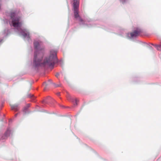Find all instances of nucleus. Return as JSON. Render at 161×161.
Instances as JSON below:
<instances>
[{"mask_svg": "<svg viewBox=\"0 0 161 161\" xmlns=\"http://www.w3.org/2000/svg\"><path fill=\"white\" fill-rule=\"evenodd\" d=\"M35 52L33 63V67L35 69L42 66H47L53 68L54 64L57 62V52L52 50L50 51L49 56L45 58L42 61V55L44 53V48L42 45V42L40 41H35L34 43Z\"/></svg>", "mask_w": 161, "mask_h": 161, "instance_id": "obj_1", "label": "nucleus"}, {"mask_svg": "<svg viewBox=\"0 0 161 161\" xmlns=\"http://www.w3.org/2000/svg\"><path fill=\"white\" fill-rule=\"evenodd\" d=\"M3 20L5 23L8 24V23L19 35L22 36L25 39L29 41L30 38L29 31L26 29L21 28L22 21L21 17L17 14L15 12L7 13Z\"/></svg>", "mask_w": 161, "mask_h": 161, "instance_id": "obj_2", "label": "nucleus"}, {"mask_svg": "<svg viewBox=\"0 0 161 161\" xmlns=\"http://www.w3.org/2000/svg\"><path fill=\"white\" fill-rule=\"evenodd\" d=\"M73 7L74 8V17L76 19L78 20L80 22V24H86L88 27H90L94 25H91V23L87 24L84 23V21L81 18L78 14V8L79 4V0H73Z\"/></svg>", "mask_w": 161, "mask_h": 161, "instance_id": "obj_3", "label": "nucleus"}, {"mask_svg": "<svg viewBox=\"0 0 161 161\" xmlns=\"http://www.w3.org/2000/svg\"><path fill=\"white\" fill-rule=\"evenodd\" d=\"M140 30L137 29L135 30L133 32L127 34V36L129 39H132L138 36L140 34Z\"/></svg>", "mask_w": 161, "mask_h": 161, "instance_id": "obj_4", "label": "nucleus"}, {"mask_svg": "<svg viewBox=\"0 0 161 161\" xmlns=\"http://www.w3.org/2000/svg\"><path fill=\"white\" fill-rule=\"evenodd\" d=\"M10 132L11 130H10V129L8 128L4 134V136H3L2 137V138L3 139H4L6 138L8 136H10Z\"/></svg>", "mask_w": 161, "mask_h": 161, "instance_id": "obj_5", "label": "nucleus"}, {"mask_svg": "<svg viewBox=\"0 0 161 161\" xmlns=\"http://www.w3.org/2000/svg\"><path fill=\"white\" fill-rule=\"evenodd\" d=\"M11 108L12 109L15 111H17L19 109V107L18 105H12L11 106Z\"/></svg>", "mask_w": 161, "mask_h": 161, "instance_id": "obj_6", "label": "nucleus"}, {"mask_svg": "<svg viewBox=\"0 0 161 161\" xmlns=\"http://www.w3.org/2000/svg\"><path fill=\"white\" fill-rule=\"evenodd\" d=\"M9 32L8 31V29H6L3 31V35L4 36H6L8 35L9 33Z\"/></svg>", "mask_w": 161, "mask_h": 161, "instance_id": "obj_7", "label": "nucleus"}, {"mask_svg": "<svg viewBox=\"0 0 161 161\" xmlns=\"http://www.w3.org/2000/svg\"><path fill=\"white\" fill-rule=\"evenodd\" d=\"M52 83V80H49L48 81V83L47 84L46 82L44 83L43 84V86H45V87L44 88L45 89L46 88V87L48 85H49L50 84Z\"/></svg>", "mask_w": 161, "mask_h": 161, "instance_id": "obj_8", "label": "nucleus"}, {"mask_svg": "<svg viewBox=\"0 0 161 161\" xmlns=\"http://www.w3.org/2000/svg\"><path fill=\"white\" fill-rule=\"evenodd\" d=\"M152 45L154 46L158 50L161 51V45H153V44H152Z\"/></svg>", "mask_w": 161, "mask_h": 161, "instance_id": "obj_9", "label": "nucleus"}, {"mask_svg": "<svg viewBox=\"0 0 161 161\" xmlns=\"http://www.w3.org/2000/svg\"><path fill=\"white\" fill-rule=\"evenodd\" d=\"M23 111L25 114L28 113V108L25 107L23 110Z\"/></svg>", "mask_w": 161, "mask_h": 161, "instance_id": "obj_10", "label": "nucleus"}, {"mask_svg": "<svg viewBox=\"0 0 161 161\" xmlns=\"http://www.w3.org/2000/svg\"><path fill=\"white\" fill-rule=\"evenodd\" d=\"M72 101L74 103V105H77L78 100L76 99H74Z\"/></svg>", "mask_w": 161, "mask_h": 161, "instance_id": "obj_11", "label": "nucleus"}, {"mask_svg": "<svg viewBox=\"0 0 161 161\" xmlns=\"http://www.w3.org/2000/svg\"><path fill=\"white\" fill-rule=\"evenodd\" d=\"M120 1L123 3H126L127 1V0H120Z\"/></svg>", "mask_w": 161, "mask_h": 161, "instance_id": "obj_12", "label": "nucleus"}, {"mask_svg": "<svg viewBox=\"0 0 161 161\" xmlns=\"http://www.w3.org/2000/svg\"><path fill=\"white\" fill-rule=\"evenodd\" d=\"M30 104H27L25 107L27 108H28L29 107H30Z\"/></svg>", "mask_w": 161, "mask_h": 161, "instance_id": "obj_13", "label": "nucleus"}, {"mask_svg": "<svg viewBox=\"0 0 161 161\" xmlns=\"http://www.w3.org/2000/svg\"><path fill=\"white\" fill-rule=\"evenodd\" d=\"M60 74L58 73H57L56 74V75L55 76H56L57 77H58L59 75Z\"/></svg>", "mask_w": 161, "mask_h": 161, "instance_id": "obj_14", "label": "nucleus"}, {"mask_svg": "<svg viewBox=\"0 0 161 161\" xmlns=\"http://www.w3.org/2000/svg\"><path fill=\"white\" fill-rule=\"evenodd\" d=\"M28 96L29 97L31 98L33 96V95H28Z\"/></svg>", "mask_w": 161, "mask_h": 161, "instance_id": "obj_15", "label": "nucleus"}, {"mask_svg": "<svg viewBox=\"0 0 161 161\" xmlns=\"http://www.w3.org/2000/svg\"><path fill=\"white\" fill-rule=\"evenodd\" d=\"M57 95L59 96L60 95V93L58 92V93H57Z\"/></svg>", "mask_w": 161, "mask_h": 161, "instance_id": "obj_16", "label": "nucleus"}, {"mask_svg": "<svg viewBox=\"0 0 161 161\" xmlns=\"http://www.w3.org/2000/svg\"><path fill=\"white\" fill-rule=\"evenodd\" d=\"M2 41H3V40H2V39L0 40V44L2 42Z\"/></svg>", "mask_w": 161, "mask_h": 161, "instance_id": "obj_17", "label": "nucleus"}, {"mask_svg": "<svg viewBox=\"0 0 161 161\" xmlns=\"http://www.w3.org/2000/svg\"><path fill=\"white\" fill-rule=\"evenodd\" d=\"M17 115H18V114H15V117H16V116H17Z\"/></svg>", "mask_w": 161, "mask_h": 161, "instance_id": "obj_18", "label": "nucleus"}]
</instances>
